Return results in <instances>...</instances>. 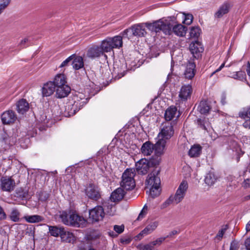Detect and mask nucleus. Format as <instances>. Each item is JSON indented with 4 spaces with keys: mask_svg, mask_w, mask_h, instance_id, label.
Masks as SVG:
<instances>
[{
    "mask_svg": "<svg viewBox=\"0 0 250 250\" xmlns=\"http://www.w3.org/2000/svg\"><path fill=\"white\" fill-rule=\"evenodd\" d=\"M174 17H168L167 20L160 19L152 23H146L147 29L152 32H159L162 31L165 34L170 35L174 33L179 37H184L188 28L181 24L177 23Z\"/></svg>",
    "mask_w": 250,
    "mask_h": 250,
    "instance_id": "nucleus-1",
    "label": "nucleus"
},
{
    "mask_svg": "<svg viewBox=\"0 0 250 250\" xmlns=\"http://www.w3.org/2000/svg\"><path fill=\"white\" fill-rule=\"evenodd\" d=\"M60 218L64 225L74 227L83 228L87 223L86 220L83 216L75 211L60 212Z\"/></svg>",
    "mask_w": 250,
    "mask_h": 250,
    "instance_id": "nucleus-2",
    "label": "nucleus"
},
{
    "mask_svg": "<svg viewBox=\"0 0 250 250\" xmlns=\"http://www.w3.org/2000/svg\"><path fill=\"white\" fill-rule=\"evenodd\" d=\"M161 180L157 171H152L149 173L146 181V188L149 189L150 195L154 198L160 194Z\"/></svg>",
    "mask_w": 250,
    "mask_h": 250,
    "instance_id": "nucleus-3",
    "label": "nucleus"
},
{
    "mask_svg": "<svg viewBox=\"0 0 250 250\" xmlns=\"http://www.w3.org/2000/svg\"><path fill=\"white\" fill-rule=\"evenodd\" d=\"M123 45L122 37L121 36H116L113 38H107L103 41L100 48L102 51L110 52L113 48H119Z\"/></svg>",
    "mask_w": 250,
    "mask_h": 250,
    "instance_id": "nucleus-4",
    "label": "nucleus"
},
{
    "mask_svg": "<svg viewBox=\"0 0 250 250\" xmlns=\"http://www.w3.org/2000/svg\"><path fill=\"white\" fill-rule=\"evenodd\" d=\"M136 174L133 168H127L123 173L121 186L126 190H131L135 186L134 177Z\"/></svg>",
    "mask_w": 250,
    "mask_h": 250,
    "instance_id": "nucleus-5",
    "label": "nucleus"
},
{
    "mask_svg": "<svg viewBox=\"0 0 250 250\" xmlns=\"http://www.w3.org/2000/svg\"><path fill=\"white\" fill-rule=\"evenodd\" d=\"M167 141L158 139V141L154 145V156L150 159L151 164L154 166L159 165L161 161V156L164 154Z\"/></svg>",
    "mask_w": 250,
    "mask_h": 250,
    "instance_id": "nucleus-6",
    "label": "nucleus"
},
{
    "mask_svg": "<svg viewBox=\"0 0 250 250\" xmlns=\"http://www.w3.org/2000/svg\"><path fill=\"white\" fill-rule=\"evenodd\" d=\"M174 121H167L163 123L161 125L160 131L158 135V138L166 141L170 139L174 133Z\"/></svg>",
    "mask_w": 250,
    "mask_h": 250,
    "instance_id": "nucleus-7",
    "label": "nucleus"
},
{
    "mask_svg": "<svg viewBox=\"0 0 250 250\" xmlns=\"http://www.w3.org/2000/svg\"><path fill=\"white\" fill-rule=\"evenodd\" d=\"M15 142V139L9 137L4 130L0 127V150L1 151L5 150Z\"/></svg>",
    "mask_w": 250,
    "mask_h": 250,
    "instance_id": "nucleus-8",
    "label": "nucleus"
},
{
    "mask_svg": "<svg viewBox=\"0 0 250 250\" xmlns=\"http://www.w3.org/2000/svg\"><path fill=\"white\" fill-rule=\"evenodd\" d=\"M104 215V209L101 206H97L89 210V219L93 222L102 220Z\"/></svg>",
    "mask_w": 250,
    "mask_h": 250,
    "instance_id": "nucleus-9",
    "label": "nucleus"
},
{
    "mask_svg": "<svg viewBox=\"0 0 250 250\" xmlns=\"http://www.w3.org/2000/svg\"><path fill=\"white\" fill-rule=\"evenodd\" d=\"M84 104V101L80 102L78 96H74L71 101H69L66 107H67L70 115H73L79 111Z\"/></svg>",
    "mask_w": 250,
    "mask_h": 250,
    "instance_id": "nucleus-10",
    "label": "nucleus"
},
{
    "mask_svg": "<svg viewBox=\"0 0 250 250\" xmlns=\"http://www.w3.org/2000/svg\"><path fill=\"white\" fill-rule=\"evenodd\" d=\"M189 50L193 57L197 60L201 57L204 48L201 42L196 41L190 44Z\"/></svg>",
    "mask_w": 250,
    "mask_h": 250,
    "instance_id": "nucleus-11",
    "label": "nucleus"
},
{
    "mask_svg": "<svg viewBox=\"0 0 250 250\" xmlns=\"http://www.w3.org/2000/svg\"><path fill=\"white\" fill-rule=\"evenodd\" d=\"M150 167L149 161L145 158H143L137 161L135 164L136 171L138 174L145 175L146 174Z\"/></svg>",
    "mask_w": 250,
    "mask_h": 250,
    "instance_id": "nucleus-12",
    "label": "nucleus"
},
{
    "mask_svg": "<svg viewBox=\"0 0 250 250\" xmlns=\"http://www.w3.org/2000/svg\"><path fill=\"white\" fill-rule=\"evenodd\" d=\"M86 196L90 199L97 200L101 197L100 191L97 187L90 184L85 189Z\"/></svg>",
    "mask_w": 250,
    "mask_h": 250,
    "instance_id": "nucleus-13",
    "label": "nucleus"
},
{
    "mask_svg": "<svg viewBox=\"0 0 250 250\" xmlns=\"http://www.w3.org/2000/svg\"><path fill=\"white\" fill-rule=\"evenodd\" d=\"M158 226V223L157 221L152 222L146 226V227L142 230L138 235L135 237L136 240H140L145 236L151 233Z\"/></svg>",
    "mask_w": 250,
    "mask_h": 250,
    "instance_id": "nucleus-14",
    "label": "nucleus"
},
{
    "mask_svg": "<svg viewBox=\"0 0 250 250\" xmlns=\"http://www.w3.org/2000/svg\"><path fill=\"white\" fill-rule=\"evenodd\" d=\"M0 181V187L3 191L11 192L14 190L15 187V182L11 177H2Z\"/></svg>",
    "mask_w": 250,
    "mask_h": 250,
    "instance_id": "nucleus-15",
    "label": "nucleus"
},
{
    "mask_svg": "<svg viewBox=\"0 0 250 250\" xmlns=\"http://www.w3.org/2000/svg\"><path fill=\"white\" fill-rule=\"evenodd\" d=\"M101 55L104 56L105 60L107 59V55L104 54L101 48L99 46L91 47L88 49L86 54L87 57L92 59L98 58Z\"/></svg>",
    "mask_w": 250,
    "mask_h": 250,
    "instance_id": "nucleus-16",
    "label": "nucleus"
},
{
    "mask_svg": "<svg viewBox=\"0 0 250 250\" xmlns=\"http://www.w3.org/2000/svg\"><path fill=\"white\" fill-rule=\"evenodd\" d=\"M192 87L189 84L182 86L179 94V97L181 101H186L190 97Z\"/></svg>",
    "mask_w": 250,
    "mask_h": 250,
    "instance_id": "nucleus-17",
    "label": "nucleus"
},
{
    "mask_svg": "<svg viewBox=\"0 0 250 250\" xmlns=\"http://www.w3.org/2000/svg\"><path fill=\"white\" fill-rule=\"evenodd\" d=\"M16 119V115L12 110L6 111L1 115V120L4 124L13 123Z\"/></svg>",
    "mask_w": 250,
    "mask_h": 250,
    "instance_id": "nucleus-18",
    "label": "nucleus"
},
{
    "mask_svg": "<svg viewBox=\"0 0 250 250\" xmlns=\"http://www.w3.org/2000/svg\"><path fill=\"white\" fill-rule=\"evenodd\" d=\"M231 4L229 2H225L221 5L218 10L214 14V18L215 19H220L224 15L229 13Z\"/></svg>",
    "mask_w": 250,
    "mask_h": 250,
    "instance_id": "nucleus-19",
    "label": "nucleus"
},
{
    "mask_svg": "<svg viewBox=\"0 0 250 250\" xmlns=\"http://www.w3.org/2000/svg\"><path fill=\"white\" fill-rule=\"evenodd\" d=\"M146 23H139L132 25L134 36L138 37H144L146 34L145 27H147Z\"/></svg>",
    "mask_w": 250,
    "mask_h": 250,
    "instance_id": "nucleus-20",
    "label": "nucleus"
},
{
    "mask_svg": "<svg viewBox=\"0 0 250 250\" xmlns=\"http://www.w3.org/2000/svg\"><path fill=\"white\" fill-rule=\"evenodd\" d=\"M56 87L51 81L45 83L42 88V94L43 96L47 97L51 95L55 91Z\"/></svg>",
    "mask_w": 250,
    "mask_h": 250,
    "instance_id": "nucleus-21",
    "label": "nucleus"
},
{
    "mask_svg": "<svg viewBox=\"0 0 250 250\" xmlns=\"http://www.w3.org/2000/svg\"><path fill=\"white\" fill-rule=\"evenodd\" d=\"M195 67V63H186L184 72L186 79L191 80L194 77L196 72Z\"/></svg>",
    "mask_w": 250,
    "mask_h": 250,
    "instance_id": "nucleus-22",
    "label": "nucleus"
},
{
    "mask_svg": "<svg viewBox=\"0 0 250 250\" xmlns=\"http://www.w3.org/2000/svg\"><path fill=\"white\" fill-rule=\"evenodd\" d=\"M180 116V113L177 111L176 107L171 106L168 108L165 112V117L167 121H171L175 117H178Z\"/></svg>",
    "mask_w": 250,
    "mask_h": 250,
    "instance_id": "nucleus-23",
    "label": "nucleus"
},
{
    "mask_svg": "<svg viewBox=\"0 0 250 250\" xmlns=\"http://www.w3.org/2000/svg\"><path fill=\"white\" fill-rule=\"evenodd\" d=\"M61 238L63 242L72 243H74L76 240V237L73 233L66 231L64 229L61 233Z\"/></svg>",
    "mask_w": 250,
    "mask_h": 250,
    "instance_id": "nucleus-24",
    "label": "nucleus"
},
{
    "mask_svg": "<svg viewBox=\"0 0 250 250\" xmlns=\"http://www.w3.org/2000/svg\"><path fill=\"white\" fill-rule=\"evenodd\" d=\"M71 88L68 85H63L56 88V96L59 98H64L69 94Z\"/></svg>",
    "mask_w": 250,
    "mask_h": 250,
    "instance_id": "nucleus-25",
    "label": "nucleus"
},
{
    "mask_svg": "<svg viewBox=\"0 0 250 250\" xmlns=\"http://www.w3.org/2000/svg\"><path fill=\"white\" fill-rule=\"evenodd\" d=\"M154 149V145L147 141L143 144L141 147V151L144 156H149L152 154Z\"/></svg>",
    "mask_w": 250,
    "mask_h": 250,
    "instance_id": "nucleus-26",
    "label": "nucleus"
},
{
    "mask_svg": "<svg viewBox=\"0 0 250 250\" xmlns=\"http://www.w3.org/2000/svg\"><path fill=\"white\" fill-rule=\"evenodd\" d=\"M125 195V191L122 188H119L115 190L110 196V199L113 202L122 200Z\"/></svg>",
    "mask_w": 250,
    "mask_h": 250,
    "instance_id": "nucleus-27",
    "label": "nucleus"
},
{
    "mask_svg": "<svg viewBox=\"0 0 250 250\" xmlns=\"http://www.w3.org/2000/svg\"><path fill=\"white\" fill-rule=\"evenodd\" d=\"M52 82L56 88L63 85H68L66 84L67 82L65 76L62 74L57 75Z\"/></svg>",
    "mask_w": 250,
    "mask_h": 250,
    "instance_id": "nucleus-28",
    "label": "nucleus"
},
{
    "mask_svg": "<svg viewBox=\"0 0 250 250\" xmlns=\"http://www.w3.org/2000/svg\"><path fill=\"white\" fill-rule=\"evenodd\" d=\"M17 109L18 113L23 114L29 109V104L24 99L20 100L17 104Z\"/></svg>",
    "mask_w": 250,
    "mask_h": 250,
    "instance_id": "nucleus-29",
    "label": "nucleus"
},
{
    "mask_svg": "<svg viewBox=\"0 0 250 250\" xmlns=\"http://www.w3.org/2000/svg\"><path fill=\"white\" fill-rule=\"evenodd\" d=\"M127 63H114L113 71L115 74H121V76L120 77H121L125 75V69L127 68Z\"/></svg>",
    "mask_w": 250,
    "mask_h": 250,
    "instance_id": "nucleus-30",
    "label": "nucleus"
},
{
    "mask_svg": "<svg viewBox=\"0 0 250 250\" xmlns=\"http://www.w3.org/2000/svg\"><path fill=\"white\" fill-rule=\"evenodd\" d=\"M21 213L19 210L16 208H12L11 209L9 217L13 222H18L21 221Z\"/></svg>",
    "mask_w": 250,
    "mask_h": 250,
    "instance_id": "nucleus-31",
    "label": "nucleus"
},
{
    "mask_svg": "<svg viewBox=\"0 0 250 250\" xmlns=\"http://www.w3.org/2000/svg\"><path fill=\"white\" fill-rule=\"evenodd\" d=\"M202 151V147L199 145L192 146L188 151V155L191 157H198Z\"/></svg>",
    "mask_w": 250,
    "mask_h": 250,
    "instance_id": "nucleus-32",
    "label": "nucleus"
},
{
    "mask_svg": "<svg viewBox=\"0 0 250 250\" xmlns=\"http://www.w3.org/2000/svg\"><path fill=\"white\" fill-rule=\"evenodd\" d=\"M23 218L29 223H39L44 220L43 217L39 215H26L23 217Z\"/></svg>",
    "mask_w": 250,
    "mask_h": 250,
    "instance_id": "nucleus-33",
    "label": "nucleus"
},
{
    "mask_svg": "<svg viewBox=\"0 0 250 250\" xmlns=\"http://www.w3.org/2000/svg\"><path fill=\"white\" fill-rule=\"evenodd\" d=\"M49 231L51 236L54 237L61 236V233L63 229V227H58L57 226H48Z\"/></svg>",
    "mask_w": 250,
    "mask_h": 250,
    "instance_id": "nucleus-34",
    "label": "nucleus"
},
{
    "mask_svg": "<svg viewBox=\"0 0 250 250\" xmlns=\"http://www.w3.org/2000/svg\"><path fill=\"white\" fill-rule=\"evenodd\" d=\"M83 62V59L82 56L74 54L63 61L62 62Z\"/></svg>",
    "mask_w": 250,
    "mask_h": 250,
    "instance_id": "nucleus-35",
    "label": "nucleus"
},
{
    "mask_svg": "<svg viewBox=\"0 0 250 250\" xmlns=\"http://www.w3.org/2000/svg\"><path fill=\"white\" fill-rule=\"evenodd\" d=\"M216 181V177L213 172H209L206 176L205 182L208 186H212Z\"/></svg>",
    "mask_w": 250,
    "mask_h": 250,
    "instance_id": "nucleus-36",
    "label": "nucleus"
},
{
    "mask_svg": "<svg viewBox=\"0 0 250 250\" xmlns=\"http://www.w3.org/2000/svg\"><path fill=\"white\" fill-rule=\"evenodd\" d=\"M107 213L110 216H113L116 214V208L115 204L111 203H107L105 205Z\"/></svg>",
    "mask_w": 250,
    "mask_h": 250,
    "instance_id": "nucleus-37",
    "label": "nucleus"
},
{
    "mask_svg": "<svg viewBox=\"0 0 250 250\" xmlns=\"http://www.w3.org/2000/svg\"><path fill=\"white\" fill-rule=\"evenodd\" d=\"M198 110L201 114H206L210 110V107L206 102H202L198 106Z\"/></svg>",
    "mask_w": 250,
    "mask_h": 250,
    "instance_id": "nucleus-38",
    "label": "nucleus"
},
{
    "mask_svg": "<svg viewBox=\"0 0 250 250\" xmlns=\"http://www.w3.org/2000/svg\"><path fill=\"white\" fill-rule=\"evenodd\" d=\"M201 29L198 26L192 27L189 32L190 37L198 38L200 35Z\"/></svg>",
    "mask_w": 250,
    "mask_h": 250,
    "instance_id": "nucleus-39",
    "label": "nucleus"
},
{
    "mask_svg": "<svg viewBox=\"0 0 250 250\" xmlns=\"http://www.w3.org/2000/svg\"><path fill=\"white\" fill-rule=\"evenodd\" d=\"M228 229V226L225 225L222 227L221 229L218 231L217 234H216L215 239L217 241H220L223 237L224 234L225 233L226 230Z\"/></svg>",
    "mask_w": 250,
    "mask_h": 250,
    "instance_id": "nucleus-40",
    "label": "nucleus"
},
{
    "mask_svg": "<svg viewBox=\"0 0 250 250\" xmlns=\"http://www.w3.org/2000/svg\"><path fill=\"white\" fill-rule=\"evenodd\" d=\"M171 196H173L174 200L176 201V204H178L183 200L185 194L177 189L175 194Z\"/></svg>",
    "mask_w": 250,
    "mask_h": 250,
    "instance_id": "nucleus-41",
    "label": "nucleus"
},
{
    "mask_svg": "<svg viewBox=\"0 0 250 250\" xmlns=\"http://www.w3.org/2000/svg\"><path fill=\"white\" fill-rule=\"evenodd\" d=\"M122 38H127L129 39L130 38L134 36V33L133 30V27L131 26V27L125 30L122 33Z\"/></svg>",
    "mask_w": 250,
    "mask_h": 250,
    "instance_id": "nucleus-42",
    "label": "nucleus"
},
{
    "mask_svg": "<svg viewBox=\"0 0 250 250\" xmlns=\"http://www.w3.org/2000/svg\"><path fill=\"white\" fill-rule=\"evenodd\" d=\"M239 116L244 119H250V106L247 108H243L239 112Z\"/></svg>",
    "mask_w": 250,
    "mask_h": 250,
    "instance_id": "nucleus-43",
    "label": "nucleus"
},
{
    "mask_svg": "<svg viewBox=\"0 0 250 250\" xmlns=\"http://www.w3.org/2000/svg\"><path fill=\"white\" fill-rule=\"evenodd\" d=\"M172 204H176V201L174 200V199L173 198V196L171 195L166 201H165L162 204L161 208H166Z\"/></svg>",
    "mask_w": 250,
    "mask_h": 250,
    "instance_id": "nucleus-44",
    "label": "nucleus"
},
{
    "mask_svg": "<svg viewBox=\"0 0 250 250\" xmlns=\"http://www.w3.org/2000/svg\"><path fill=\"white\" fill-rule=\"evenodd\" d=\"M188 188V184L187 181H183L179 186L177 190L181 191V192L183 193L186 195V193Z\"/></svg>",
    "mask_w": 250,
    "mask_h": 250,
    "instance_id": "nucleus-45",
    "label": "nucleus"
},
{
    "mask_svg": "<svg viewBox=\"0 0 250 250\" xmlns=\"http://www.w3.org/2000/svg\"><path fill=\"white\" fill-rule=\"evenodd\" d=\"M137 248L139 250H153L154 249L151 242L146 245L140 244L137 246Z\"/></svg>",
    "mask_w": 250,
    "mask_h": 250,
    "instance_id": "nucleus-46",
    "label": "nucleus"
},
{
    "mask_svg": "<svg viewBox=\"0 0 250 250\" xmlns=\"http://www.w3.org/2000/svg\"><path fill=\"white\" fill-rule=\"evenodd\" d=\"M184 23L187 25L190 24L193 21V15L191 14L184 13Z\"/></svg>",
    "mask_w": 250,
    "mask_h": 250,
    "instance_id": "nucleus-47",
    "label": "nucleus"
},
{
    "mask_svg": "<svg viewBox=\"0 0 250 250\" xmlns=\"http://www.w3.org/2000/svg\"><path fill=\"white\" fill-rule=\"evenodd\" d=\"M148 210V207L146 205H145L144 206V207H143V209H142L141 211L139 213V216H138V217L137 218V220H141L143 218H144L146 216V214L147 213Z\"/></svg>",
    "mask_w": 250,
    "mask_h": 250,
    "instance_id": "nucleus-48",
    "label": "nucleus"
},
{
    "mask_svg": "<svg viewBox=\"0 0 250 250\" xmlns=\"http://www.w3.org/2000/svg\"><path fill=\"white\" fill-rule=\"evenodd\" d=\"M11 0H2L0 2V15L10 4Z\"/></svg>",
    "mask_w": 250,
    "mask_h": 250,
    "instance_id": "nucleus-49",
    "label": "nucleus"
},
{
    "mask_svg": "<svg viewBox=\"0 0 250 250\" xmlns=\"http://www.w3.org/2000/svg\"><path fill=\"white\" fill-rule=\"evenodd\" d=\"M166 237H161L157 238L155 240L151 242V243L154 248L155 246H160L163 243V242H164V241L166 240Z\"/></svg>",
    "mask_w": 250,
    "mask_h": 250,
    "instance_id": "nucleus-50",
    "label": "nucleus"
},
{
    "mask_svg": "<svg viewBox=\"0 0 250 250\" xmlns=\"http://www.w3.org/2000/svg\"><path fill=\"white\" fill-rule=\"evenodd\" d=\"M232 77L235 79L242 81L245 79V74L243 71H238L234 73L233 75H232Z\"/></svg>",
    "mask_w": 250,
    "mask_h": 250,
    "instance_id": "nucleus-51",
    "label": "nucleus"
},
{
    "mask_svg": "<svg viewBox=\"0 0 250 250\" xmlns=\"http://www.w3.org/2000/svg\"><path fill=\"white\" fill-rule=\"evenodd\" d=\"M114 230L119 234L121 233L124 230V226L123 225H115L114 226Z\"/></svg>",
    "mask_w": 250,
    "mask_h": 250,
    "instance_id": "nucleus-52",
    "label": "nucleus"
},
{
    "mask_svg": "<svg viewBox=\"0 0 250 250\" xmlns=\"http://www.w3.org/2000/svg\"><path fill=\"white\" fill-rule=\"evenodd\" d=\"M242 186L244 188H250V179H247L244 181Z\"/></svg>",
    "mask_w": 250,
    "mask_h": 250,
    "instance_id": "nucleus-53",
    "label": "nucleus"
},
{
    "mask_svg": "<svg viewBox=\"0 0 250 250\" xmlns=\"http://www.w3.org/2000/svg\"><path fill=\"white\" fill-rule=\"evenodd\" d=\"M7 216L3 208L0 206V220H4L6 218Z\"/></svg>",
    "mask_w": 250,
    "mask_h": 250,
    "instance_id": "nucleus-54",
    "label": "nucleus"
},
{
    "mask_svg": "<svg viewBox=\"0 0 250 250\" xmlns=\"http://www.w3.org/2000/svg\"><path fill=\"white\" fill-rule=\"evenodd\" d=\"M73 68L76 70H78L83 67V63H72Z\"/></svg>",
    "mask_w": 250,
    "mask_h": 250,
    "instance_id": "nucleus-55",
    "label": "nucleus"
},
{
    "mask_svg": "<svg viewBox=\"0 0 250 250\" xmlns=\"http://www.w3.org/2000/svg\"><path fill=\"white\" fill-rule=\"evenodd\" d=\"M245 244L247 250H250V237L246 240Z\"/></svg>",
    "mask_w": 250,
    "mask_h": 250,
    "instance_id": "nucleus-56",
    "label": "nucleus"
},
{
    "mask_svg": "<svg viewBox=\"0 0 250 250\" xmlns=\"http://www.w3.org/2000/svg\"><path fill=\"white\" fill-rule=\"evenodd\" d=\"M243 126L246 128L250 129V120L245 121L243 123Z\"/></svg>",
    "mask_w": 250,
    "mask_h": 250,
    "instance_id": "nucleus-57",
    "label": "nucleus"
},
{
    "mask_svg": "<svg viewBox=\"0 0 250 250\" xmlns=\"http://www.w3.org/2000/svg\"><path fill=\"white\" fill-rule=\"evenodd\" d=\"M178 233V232L176 230H173L172 231H171L169 234L168 235H167V236H166L165 237L167 238H168V237H172L173 235H176V234H177Z\"/></svg>",
    "mask_w": 250,
    "mask_h": 250,
    "instance_id": "nucleus-58",
    "label": "nucleus"
},
{
    "mask_svg": "<svg viewBox=\"0 0 250 250\" xmlns=\"http://www.w3.org/2000/svg\"><path fill=\"white\" fill-rule=\"evenodd\" d=\"M199 124H200L201 127L204 130H208V127L205 125V124H202V122L201 119L198 120Z\"/></svg>",
    "mask_w": 250,
    "mask_h": 250,
    "instance_id": "nucleus-59",
    "label": "nucleus"
},
{
    "mask_svg": "<svg viewBox=\"0 0 250 250\" xmlns=\"http://www.w3.org/2000/svg\"><path fill=\"white\" fill-rule=\"evenodd\" d=\"M225 66V63H222L221 65L219 67V68L217 69L215 71L212 73L211 76H212L214 73L220 71Z\"/></svg>",
    "mask_w": 250,
    "mask_h": 250,
    "instance_id": "nucleus-60",
    "label": "nucleus"
},
{
    "mask_svg": "<svg viewBox=\"0 0 250 250\" xmlns=\"http://www.w3.org/2000/svg\"><path fill=\"white\" fill-rule=\"evenodd\" d=\"M246 72L249 76H250V63H247L246 65Z\"/></svg>",
    "mask_w": 250,
    "mask_h": 250,
    "instance_id": "nucleus-61",
    "label": "nucleus"
},
{
    "mask_svg": "<svg viewBox=\"0 0 250 250\" xmlns=\"http://www.w3.org/2000/svg\"><path fill=\"white\" fill-rule=\"evenodd\" d=\"M246 230L247 232L250 231V220L246 225Z\"/></svg>",
    "mask_w": 250,
    "mask_h": 250,
    "instance_id": "nucleus-62",
    "label": "nucleus"
},
{
    "mask_svg": "<svg viewBox=\"0 0 250 250\" xmlns=\"http://www.w3.org/2000/svg\"><path fill=\"white\" fill-rule=\"evenodd\" d=\"M226 96L224 95H222V98H221V103L223 104H225L226 103Z\"/></svg>",
    "mask_w": 250,
    "mask_h": 250,
    "instance_id": "nucleus-63",
    "label": "nucleus"
},
{
    "mask_svg": "<svg viewBox=\"0 0 250 250\" xmlns=\"http://www.w3.org/2000/svg\"><path fill=\"white\" fill-rule=\"evenodd\" d=\"M28 41L27 39H24L21 41L20 44L21 45H23L24 44H25Z\"/></svg>",
    "mask_w": 250,
    "mask_h": 250,
    "instance_id": "nucleus-64",
    "label": "nucleus"
}]
</instances>
